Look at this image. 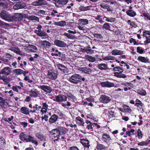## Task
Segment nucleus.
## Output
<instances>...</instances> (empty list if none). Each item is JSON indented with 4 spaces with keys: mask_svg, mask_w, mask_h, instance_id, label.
Wrapping results in <instances>:
<instances>
[{
    "mask_svg": "<svg viewBox=\"0 0 150 150\" xmlns=\"http://www.w3.org/2000/svg\"><path fill=\"white\" fill-rule=\"evenodd\" d=\"M103 59L104 60H113L115 59V58L113 56H108L103 58Z\"/></svg>",
    "mask_w": 150,
    "mask_h": 150,
    "instance_id": "obj_47",
    "label": "nucleus"
},
{
    "mask_svg": "<svg viewBox=\"0 0 150 150\" xmlns=\"http://www.w3.org/2000/svg\"><path fill=\"white\" fill-rule=\"evenodd\" d=\"M145 33L144 31L143 32L142 35L143 37H145L146 39V40L144 41V45H146L150 43V39L148 37L147 34H145Z\"/></svg>",
    "mask_w": 150,
    "mask_h": 150,
    "instance_id": "obj_28",
    "label": "nucleus"
},
{
    "mask_svg": "<svg viewBox=\"0 0 150 150\" xmlns=\"http://www.w3.org/2000/svg\"><path fill=\"white\" fill-rule=\"evenodd\" d=\"M81 69L82 72L86 74H90L92 71V70L89 68L83 67Z\"/></svg>",
    "mask_w": 150,
    "mask_h": 150,
    "instance_id": "obj_33",
    "label": "nucleus"
},
{
    "mask_svg": "<svg viewBox=\"0 0 150 150\" xmlns=\"http://www.w3.org/2000/svg\"><path fill=\"white\" fill-rule=\"evenodd\" d=\"M4 100L2 98L0 97V107H4Z\"/></svg>",
    "mask_w": 150,
    "mask_h": 150,
    "instance_id": "obj_57",
    "label": "nucleus"
},
{
    "mask_svg": "<svg viewBox=\"0 0 150 150\" xmlns=\"http://www.w3.org/2000/svg\"><path fill=\"white\" fill-rule=\"evenodd\" d=\"M76 122L77 124L81 126H83L84 123L83 119L81 118L80 116H78L76 118Z\"/></svg>",
    "mask_w": 150,
    "mask_h": 150,
    "instance_id": "obj_23",
    "label": "nucleus"
},
{
    "mask_svg": "<svg viewBox=\"0 0 150 150\" xmlns=\"http://www.w3.org/2000/svg\"><path fill=\"white\" fill-rule=\"evenodd\" d=\"M55 98V99H54V100L58 103L66 101V96L63 95L59 94L56 96Z\"/></svg>",
    "mask_w": 150,
    "mask_h": 150,
    "instance_id": "obj_11",
    "label": "nucleus"
},
{
    "mask_svg": "<svg viewBox=\"0 0 150 150\" xmlns=\"http://www.w3.org/2000/svg\"><path fill=\"white\" fill-rule=\"evenodd\" d=\"M49 135L52 138H57L56 139V141H57L60 135V133L59 132V130L58 129H53L50 132Z\"/></svg>",
    "mask_w": 150,
    "mask_h": 150,
    "instance_id": "obj_3",
    "label": "nucleus"
},
{
    "mask_svg": "<svg viewBox=\"0 0 150 150\" xmlns=\"http://www.w3.org/2000/svg\"><path fill=\"white\" fill-rule=\"evenodd\" d=\"M108 117L109 119L110 120L112 121L113 119L112 118L115 117L114 114V112L111 110L108 111Z\"/></svg>",
    "mask_w": 150,
    "mask_h": 150,
    "instance_id": "obj_35",
    "label": "nucleus"
},
{
    "mask_svg": "<svg viewBox=\"0 0 150 150\" xmlns=\"http://www.w3.org/2000/svg\"><path fill=\"white\" fill-rule=\"evenodd\" d=\"M21 112L25 115H28L29 114V108L25 107H22L21 108Z\"/></svg>",
    "mask_w": 150,
    "mask_h": 150,
    "instance_id": "obj_30",
    "label": "nucleus"
},
{
    "mask_svg": "<svg viewBox=\"0 0 150 150\" xmlns=\"http://www.w3.org/2000/svg\"><path fill=\"white\" fill-rule=\"evenodd\" d=\"M122 72H115L114 73V76L117 78H125L127 77L126 75L122 73Z\"/></svg>",
    "mask_w": 150,
    "mask_h": 150,
    "instance_id": "obj_21",
    "label": "nucleus"
},
{
    "mask_svg": "<svg viewBox=\"0 0 150 150\" xmlns=\"http://www.w3.org/2000/svg\"><path fill=\"white\" fill-rule=\"evenodd\" d=\"M38 94L37 93V91H32L30 93V96L32 97H36L38 96Z\"/></svg>",
    "mask_w": 150,
    "mask_h": 150,
    "instance_id": "obj_56",
    "label": "nucleus"
},
{
    "mask_svg": "<svg viewBox=\"0 0 150 150\" xmlns=\"http://www.w3.org/2000/svg\"><path fill=\"white\" fill-rule=\"evenodd\" d=\"M10 50L11 51L17 54L19 52H20L19 49L17 47H12L10 48Z\"/></svg>",
    "mask_w": 150,
    "mask_h": 150,
    "instance_id": "obj_50",
    "label": "nucleus"
},
{
    "mask_svg": "<svg viewBox=\"0 0 150 150\" xmlns=\"http://www.w3.org/2000/svg\"><path fill=\"white\" fill-rule=\"evenodd\" d=\"M135 103L134 105L136 106L139 110H140L142 109L143 111V108L144 107V105L143 103L138 99H136L135 101Z\"/></svg>",
    "mask_w": 150,
    "mask_h": 150,
    "instance_id": "obj_10",
    "label": "nucleus"
},
{
    "mask_svg": "<svg viewBox=\"0 0 150 150\" xmlns=\"http://www.w3.org/2000/svg\"><path fill=\"white\" fill-rule=\"evenodd\" d=\"M23 18V16L21 13H15L12 15V22L16 21H21Z\"/></svg>",
    "mask_w": 150,
    "mask_h": 150,
    "instance_id": "obj_8",
    "label": "nucleus"
},
{
    "mask_svg": "<svg viewBox=\"0 0 150 150\" xmlns=\"http://www.w3.org/2000/svg\"><path fill=\"white\" fill-rule=\"evenodd\" d=\"M54 43L57 46L60 47H65L66 45V44L64 42L57 40H55Z\"/></svg>",
    "mask_w": 150,
    "mask_h": 150,
    "instance_id": "obj_19",
    "label": "nucleus"
},
{
    "mask_svg": "<svg viewBox=\"0 0 150 150\" xmlns=\"http://www.w3.org/2000/svg\"><path fill=\"white\" fill-rule=\"evenodd\" d=\"M127 63L123 61H121L120 62V66H121V67L122 68V69L126 67Z\"/></svg>",
    "mask_w": 150,
    "mask_h": 150,
    "instance_id": "obj_59",
    "label": "nucleus"
},
{
    "mask_svg": "<svg viewBox=\"0 0 150 150\" xmlns=\"http://www.w3.org/2000/svg\"><path fill=\"white\" fill-rule=\"evenodd\" d=\"M35 137L41 141H43L45 139V138L40 132L37 133L35 134Z\"/></svg>",
    "mask_w": 150,
    "mask_h": 150,
    "instance_id": "obj_39",
    "label": "nucleus"
},
{
    "mask_svg": "<svg viewBox=\"0 0 150 150\" xmlns=\"http://www.w3.org/2000/svg\"><path fill=\"white\" fill-rule=\"evenodd\" d=\"M138 60L143 63H146L149 62V60L148 58L142 56H139L138 58Z\"/></svg>",
    "mask_w": 150,
    "mask_h": 150,
    "instance_id": "obj_24",
    "label": "nucleus"
},
{
    "mask_svg": "<svg viewBox=\"0 0 150 150\" xmlns=\"http://www.w3.org/2000/svg\"><path fill=\"white\" fill-rule=\"evenodd\" d=\"M86 58L90 62H94L96 61V58L93 57L89 55L86 56Z\"/></svg>",
    "mask_w": 150,
    "mask_h": 150,
    "instance_id": "obj_40",
    "label": "nucleus"
},
{
    "mask_svg": "<svg viewBox=\"0 0 150 150\" xmlns=\"http://www.w3.org/2000/svg\"><path fill=\"white\" fill-rule=\"evenodd\" d=\"M57 72L54 71L50 70L48 71L47 77L52 80H55L57 78Z\"/></svg>",
    "mask_w": 150,
    "mask_h": 150,
    "instance_id": "obj_7",
    "label": "nucleus"
},
{
    "mask_svg": "<svg viewBox=\"0 0 150 150\" xmlns=\"http://www.w3.org/2000/svg\"><path fill=\"white\" fill-rule=\"evenodd\" d=\"M34 33L40 37H45L47 36V33L43 31H42L41 29L35 30Z\"/></svg>",
    "mask_w": 150,
    "mask_h": 150,
    "instance_id": "obj_15",
    "label": "nucleus"
},
{
    "mask_svg": "<svg viewBox=\"0 0 150 150\" xmlns=\"http://www.w3.org/2000/svg\"><path fill=\"white\" fill-rule=\"evenodd\" d=\"M137 93L142 96H145L146 95V91L143 88L137 90Z\"/></svg>",
    "mask_w": 150,
    "mask_h": 150,
    "instance_id": "obj_32",
    "label": "nucleus"
},
{
    "mask_svg": "<svg viewBox=\"0 0 150 150\" xmlns=\"http://www.w3.org/2000/svg\"><path fill=\"white\" fill-rule=\"evenodd\" d=\"M97 67L100 70H110L112 68H109L108 67L107 64L104 63L99 64L98 65Z\"/></svg>",
    "mask_w": 150,
    "mask_h": 150,
    "instance_id": "obj_14",
    "label": "nucleus"
},
{
    "mask_svg": "<svg viewBox=\"0 0 150 150\" xmlns=\"http://www.w3.org/2000/svg\"><path fill=\"white\" fill-rule=\"evenodd\" d=\"M137 137L139 139H141L142 138L143 134L140 129H139L137 130Z\"/></svg>",
    "mask_w": 150,
    "mask_h": 150,
    "instance_id": "obj_53",
    "label": "nucleus"
},
{
    "mask_svg": "<svg viewBox=\"0 0 150 150\" xmlns=\"http://www.w3.org/2000/svg\"><path fill=\"white\" fill-rule=\"evenodd\" d=\"M66 79H68L72 83L74 84H78L81 82V80L84 81L85 80V78L82 77L79 74H75L71 76L68 78L67 76H66Z\"/></svg>",
    "mask_w": 150,
    "mask_h": 150,
    "instance_id": "obj_1",
    "label": "nucleus"
},
{
    "mask_svg": "<svg viewBox=\"0 0 150 150\" xmlns=\"http://www.w3.org/2000/svg\"><path fill=\"white\" fill-rule=\"evenodd\" d=\"M112 69V70H113V71H117L119 72H123L124 70L123 69H122V68L119 66L115 67Z\"/></svg>",
    "mask_w": 150,
    "mask_h": 150,
    "instance_id": "obj_42",
    "label": "nucleus"
},
{
    "mask_svg": "<svg viewBox=\"0 0 150 150\" xmlns=\"http://www.w3.org/2000/svg\"><path fill=\"white\" fill-rule=\"evenodd\" d=\"M28 136L25 134L24 133L21 132L19 135V138L21 140L23 141H27Z\"/></svg>",
    "mask_w": 150,
    "mask_h": 150,
    "instance_id": "obj_25",
    "label": "nucleus"
},
{
    "mask_svg": "<svg viewBox=\"0 0 150 150\" xmlns=\"http://www.w3.org/2000/svg\"><path fill=\"white\" fill-rule=\"evenodd\" d=\"M41 46L45 48L51 46V44L50 42L46 40L41 41Z\"/></svg>",
    "mask_w": 150,
    "mask_h": 150,
    "instance_id": "obj_26",
    "label": "nucleus"
},
{
    "mask_svg": "<svg viewBox=\"0 0 150 150\" xmlns=\"http://www.w3.org/2000/svg\"><path fill=\"white\" fill-rule=\"evenodd\" d=\"M79 22L83 25L87 24L88 23V20L87 19L80 18L79 19Z\"/></svg>",
    "mask_w": 150,
    "mask_h": 150,
    "instance_id": "obj_38",
    "label": "nucleus"
},
{
    "mask_svg": "<svg viewBox=\"0 0 150 150\" xmlns=\"http://www.w3.org/2000/svg\"><path fill=\"white\" fill-rule=\"evenodd\" d=\"M13 71L14 73H16L17 75L21 74L23 73V71L19 69H15Z\"/></svg>",
    "mask_w": 150,
    "mask_h": 150,
    "instance_id": "obj_44",
    "label": "nucleus"
},
{
    "mask_svg": "<svg viewBox=\"0 0 150 150\" xmlns=\"http://www.w3.org/2000/svg\"><path fill=\"white\" fill-rule=\"evenodd\" d=\"M82 51L84 52H86L87 54L93 53L94 52V50L90 49L84 47L82 49Z\"/></svg>",
    "mask_w": 150,
    "mask_h": 150,
    "instance_id": "obj_41",
    "label": "nucleus"
},
{
    "mask_svg": "<svg viewBox=\"0 0 150 150\" xmlns=\"http://www.w3.org/2000/svg\"><path fill=\"white\" fill-rule=\"evenodd\" d=\"M90 6H87L84 7L83 6H81L79 7V10L81 11H86L90 10Z\"/></svg>",
    "mask_w": 150,
    "mask_h": 150,
    "instance_id": "obj_36",
    "label": "nucleus"
},
{
    "mask_svg": "<svg viewBox=\"0 0 150 150\" xmlns=\"http://www.w3.org/2000/svg\"><path fill=\"white\" fill-rule=\"evenodd\" d=\"M100 7L108 11H113V8L112 6L108 4L105 2H101L99 5Z\"/></svg>",
    "mask_w": 150,
    "mask_h": 150,
    "instance_id": "obj_6",
    "label": "nucleus"
},
{
    "mask_svg": "<svg viewBox=\"0 0 150 150\" xmlns=\"http://www.w3.org/2000/svg\"><path fill=\"white\" fill-rule=\"evenodd\" d=\"M101 139L104 142L108 144H110L112 140L110 135L107 133H104L102 135Z\"/></svg>",
    "mask_w": 150,
    "mask_h": 150,
    "instance_id": "obj_5",
    "label": "nucleus"
},
{
    "mask_svg": "<svg viewBox=\"0 0 150 150\" xmlns=\"http://www.w3.org/2000/svg\"><path fill=\"white\" fill-rule=\"evenodd\" d=\"M102 16L98 15L95 17V19L96 20L99 21V22L100 23H102L103 21L102 19L101 18Z\"/></svg>",
    "mask_w": 150,
    "mask_h": 150,
    "instance_id": "obj_60",
    "label": "nucleus"
},
{
    "mask_svg": "<svg viewBox=\"0 0 150 150\" xmlns=\"http://www.w3.org/2000/svg\"><path fill=\"white\" fill-rule=\"evenodd\" d=\"M80 142L85 147L88 148L90 146L89 144V141L88 139H81Z\"/></svg>",
    "mask_w": 150,
    "mask_h": 150,
    "instance_id": "obj_18",
    "label": "nucleus"
},
{
    "mask_svg": "<svg viewBox=\"0 0 150 150\" xmlns=\"http://www.w3.org/2000/svg\"><path fill=\"white\" fill-rule=\"evenodd\" d=\"M57 13V11L55 10H53L52 12L51 13V15L53 16H56L57 17H59L60 15L59 14H56Z\"/></svg>",
    "mask_w": 150,
    "mask_h": 150,
    "instance_id": "obj_58",
    "label": "nucleus"
},
{
    "mask_svg": "<svg viewBox=\"0 0 150 150\" xmlns=\"http://www.w3.org/2000/svg\"><path fill=\"white\" fill-rule=\"evenodd\" d=\"M57 116L55 114L52 115L49 120V122L51 123L55 122L57 119Z\"/></svg>",
    "mask_w": 150,
    "mask_h": 150,
    "instance_id": "obj_27",
    "label": "nucleus"
},
{
    "mask_svg": "<svg viewBox=\"0 0 150 150\" xmlns=\"http://www.w3.org/2000/svg\"><path fill=\"white\" fill-rule=\"evenodd\" d=\"M96 148L98 150H102L105 149L106 148V147L103 144L97 143Z\"/></svg>",
    "mask_w": 150,
    "mask_h": 150,
    "instance_id": "obj_34",
    "label": "nucleus"
},
{
    "mask_svg": "<svg viewBox=\"0 0 150 150\" xmlns=\"http://www.w3.org/2000/svg\"><path fill=\"white\" fill-rule=\"evenodd\" d=\"M66 37L68 38L74 39V38L75 36L71 34L66 33Z\"/></svg>",
    "mask_w": 150,
    "mask_h": 150,
    "instance_id": "obj_61",
    "label": "nucleus"
},
{
    "mask_svg": "<svg viewBox=\"0 0 150 150\" xmlns=\"http://www.w3.org/2000/svg\"><path fill=\"white\" fill-rule=\"evenodd\" d=\"M7 4L6 3L3 2H0V8L2 9H5L7 8Z\"/></svg>",
    "mask_w": 150,
    "mask_h": 150,
    "instance_id": "obj_52",
    "label": "nucleus"
},
{
    "mask_svg": "<svg viewBox=\"0 0 150 150\" xmlns=\"http://www.w3.org/2000/svg\"><path fill=\"white\" fill-rule=\"evenodd\" d=\"M1 71L2 74H4L6 75H9L11 72L10 68L8 67H5Z\"/></svg>",
    "mask_w": 150,
    "mask_h": 150,
    "instance_id": "obj_17",
    "label": "nucleus"
},
{
    "mask_svg": "<svg viewBox=\"0 0 150 150\" xmlns=\"http://www.w3.org/2000/svg\"><path fill=\"white\" fill-rule=\"evenodd\" d=\"M27 48L29 50V51H30L32 52H35L38 50L37 47L35 46L32 45H28L27 47Z\"/></svg>",
    "mask_w": 150,
    "mask_h": 150,
    "instance_id": "obj_29",
    "label": "nucleus"
},
{
    "mask_svg": "<svg viewBox=\"0 0 150 150\" xmlns=\"http://www.w3.org/2000/svg\"><path fill=\"white\" fill-rule=\"evenodd\" d=\"M111 53L113 55H120L124 53L123 51L117 49L112 50Z\"/></svg>",
    "mask_w": 150,
    "mask_h": 150,
    "instance_id": "obj_20",
    "label": "nucleus"
},
{
    "mask_svg": "<svg viewBox=\"0 0 150 150\" xmlns=\"http://www.w3.org/2000/svg\"><path fill=\"white\" fill-rule=\"evenodd\" d=\"M103 28L106 30H110L111 27L109 23H106L104 24L103 25Z\"/></svg>",
    "mask_w": 150,
    "mask_h": 150,
    "instance_id": "obj_49",
    "label": "nucleus"
},
{
    "mask_svg": "<svg viewBox=\"0 0 150 150\" xmlns=\"http://www.w3.org/2000/svg\"><path fill=\"white\" fill-rule=\"evenodd\" d=\"M123 108L124 110L127 112L129 113H131L132 111V110L129 106L127 105H124L123 106Z\"/></svg>",
    "mask_w": 150,
    "mask_h": 150,
    "instance_id": "obj_45",
    "label": "nucleus"
},
{
    "mask_svg": "<svg viewBox=\"0 0 150 150\" xmlns=\"http://www.w3.org/2000/svg\"><path fill=\"white\" fill-rule=\"evenodd\" d=\"M142 14L143 15V16L146 18L147 20L150 21V14L147 11L146 12L144 11V12H143Z\"/></svg>",
    "mask_w": 150,
    "mask_h": 150,
    "instance_id": "obj_43",
    "label": "nucleus"
},
{
    "mask_svg": "<svg viewBox=\"0 0 150 150\" xmlns=\"http://www.w3.org/2000/svg\"><path fill=\"white\" fill-rule=\"evenodd\" d=\"M94 36L97 39L100 38L102 39L103 38V37L100 33H95L94 34Z\"/></svg>",
    "mask_w": 150,
    "mask_h": 150,
    "instance_id": "obj_62",
    "label": "nucleus"
},
{
    "mask_svg": "<svg viewBox=\"0 0 150 150\" xmlns=\"http://www.w3.org/2000/svg\"><path fill=\"white\" fill-rule=\"evenodd\" d=\"M57 67L59 70L62 71L64 73L66 69V67L64 66L62 64H58Z\"/></svg>",
    "mask_w": 150,
    "mask_h": 150,
    "instance_id": "obj_46",
    "label": "nucleus"
},
{
    "mask_svg": "<svg viewBox=\"0 0 150 150\" xmlns=\"http://www.w3.org/2000/svg\"><path fill=\"white\" fill-rule=\"evenodd\" d=\"M53 1L61 4H66V0H52Z\"/></svg>",
    "mask_w": 150,
    "mask_h": 150,
    "instance_id": "obj_54",
    "label": "nucleus"
},
{
    "mask_svg": "<svg viewBox=\"0 0 150 150\" xmlns=\"http://www.w3.org/2000/svg\"><path fill=\"white\" fill-rule=\"evenodd\" d=\"M28 20L33 21L34 22L39 21V18L38 17L33 15H31L27 17Z\"/></svg>",
    "mask_w": 150,
    "mask_h": 150,
    "instance_id": "obj_31",
    "label": "nucleus"
},
{
    "mask_svg": "<svg viewBox=\"0 0 150 150\" xmlns=\"http://www.w3.org/2000/svg\"><path fill=\"white\" fill-rule=\"evenodd\" d=\"M121 85H123L127 87L129 89V90H130L131 89V88L129 86H130L132 87L133 86V84L132 83H129L128 82H126L125 83H122L121 84Z\"/></svg>",
    "mask_w": 150,
    "mask_h": 150,
    "instance_id": "obj_48",
    "label": "nucleus"
},
{
    "mask_svg": "<svg viewBox=\"0 0 150 150\" xmlns=\"http://www.w3.org/2000/svg\"><path fill=\"white\" fill-rule=\"evenodd\" d=\"M146 140L145 141H142L140 142H139L137 143V144L138 146H148Z\"/></svg>",
    "mask_w": 150,
    "mask_h": 150,
    "instance_id": "obj_51",
    "label": "nucleus"
},
{
    "mask_svg": "<svg viewBox=\"0 0 150 150\" xmlns=\"http://www.w3.org/2000/svg\"><path fill=\"white\" fill-rule=\"evenodd\" d=\"M126 13L128 16L131 17H134L136 15V12L132 10H128Z\"/></svg>",
    "mask_w": 150,
    "mask_h": 150,
    "instance_id": "obj_22",
    "label": "nucleus"
},
{
    "mask_svg": "<svg viewBox=\"0 0 150 150\" xmlns=\"http://www.w3.org/2000/svg\"><path fill=\"white\" fill-rule=\"evenodd\" d=\"M99 100L100 102L104 104L108 103L111 100L110 97L105 95H101Z\"/></svg>",
    "mask_w": 150,
    "mask_h": 150,
    "instance_id": "obj_4",
    "label": "nucleus"
},
{
    "mask_svg": "<svg viewBox=\"0 0 150 150\" xmlns=\"http://www.w3.org/2000/svg\"><path fill=\"white\" fill-rule=\"evenodd\" d=\"M47 4L46 1H43L41 0H38L35 1L32 3V5L33 6H39L45 5Z\"/></svg>",
    "mask_w": 150,
    "mask_h": 150,
    "instance_id": "obj_13",
    "label": "nucleus"
},
{
    "mask_svg": "<svg viewBox=\"0 0 150 150\" xmlns=\"http://www.w3.org/2000/svg\"><path fill=\"white\" fill-rule=\"evenodd\" d=\"M100 85L103 87L111 88L113 87L114 83L109 82L108 81H103L100 82Z\"/></svg>",
    "mask_w": 150,
    "mask_h": 150,
    "instance_id": "obj_12",
    "label": "nucleus"
},
{
    "mask_svg": "<svg viewBox=\"0 0 150 150\" xmlns=\"http://www.w3.org/2000/svg\"><path fill=\"white\" fill-rule=\"evenodd\" d=\"M1 80H2L4 82L6 83H8L9 82L7 77L4 75H3L2 76H1Z\"/></svg>",
    "mask_w": 150,
    "mask_h": 150,
    "instance_id": "obj_55",
    "label": "nucleus"
},
{
    "mask_svg": "<svg viewBox=\"0 0 150 150\" xmlns=\"http://www.w3.org/2000/svg\"><path fill=\"white\" fill-rule=\"evenodd\" d=\"M0 16L1 18L4 20L8 22H12V15L8 12L3 10L0 12Z\"/></svg>",
    "mask_w": 150,
    "mask_h": 150,
    "instance_id": "obj_2",
    "label": "nucleus"
},
{
    "mask_svg": "<svg viewBox=\"0 0 150 150\" xmlns=\"http://www.w3.org/2000/svg\"><path fill=\"white\" fill-rule=\"evenodd\" d=\"M104 18L105 19V21L110 23H113L116 20L115 18L112 17H108L105 16Z\"/></svg>",
    "mask_w": 150,
    "mask_h": 150,
    "instance_id": "obj_37",
    "label": "nucleus"
},
{
    "mask_svg": "<svg viewBox=\"0 0 150 150\" xmlns=\"http://www.w3.org/2000/svg\"><path fill=\"white\" fill-rule=\"evenodd\" d=\"M40 88L44 91L50 93L52 90L50 86L45 85L40 86Z\"/></svg>",
    "mask_w": 150,
    "mask_h": 150,
    "instance_id": "obj_16",
    "label": "nucleus"
},
{
    "mask_svg": "<svg viewBox=\"0 0 150 150\" xmlns=\"http://www.w3.org/2000/svg\"><path fill=\"white\" fill-rule=\"evenodd\" d=\"M67 96L68 98L74 101L75 100H76V97H75V96H74V95H72L71 94H69V95H67Z\"/></svg>",
    "mask_w": 150,
    "mask_h": 150,
    "instance_id": "obj_63",
    "label": "nucleus"
},
{
    "mask_svg": "<svg viewBox=\"0 0 150 150\" xmlns=\"http://www.w3.org/2000/svg\"><path fill=\"white\" fill-rule=\"evenodd\" d=\"M26 5L25 3L17 2L13 7L14 10H18L20 9L24 8L26 7Z\"/></svg>",
    "mask_w": 150,
    "mask_h": 150,
    "instance_id": "obj_9",
    "label": "nucleus"
},
{
    "mask_svg": "<svg viewBox=\"0 0 150 150\" xmlns=\"http://www.w3.org/2000/svg\"><path fill=\"white\" fill-rule=\"evenodd\" d=\"M69 150H79L76 146H72L69 148Z\"/></svg>",
    "mask_w": 150,
    "mask_h": 150,
    "instance_id": "obj_64",
    "label": "nucleus"
}]
</instances>
